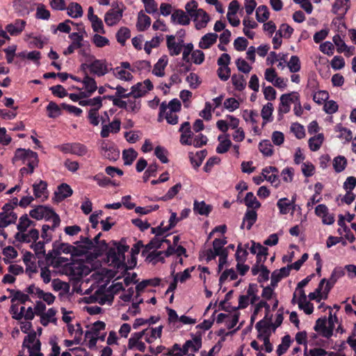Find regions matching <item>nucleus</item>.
Here are the masks:
<instances>
[{
    "label": "nucleus",
    "mask_w": 356,
    "mask_h": 356,
    "mask_svg": "<svg viewBox=\"0 0 356 356\" xmlns=\"http://www.w3.org/2000/svg\"><path fill=\"white\" fill-rule=\"evenodd\" d=\"M222 136H219L218 139L220 141V143L218 144L216 149L218 154L226 153L232 146V142L230 140L225 139L223 140H220Z\"/></svg>",
    "instance_id": "de8ad7c7"
},
{
    "label": "nucleus",
    "mask_w": 356,
    "mask_h": 356,
    "mask_svg": "<svg viewBox=\"0 0 356 356\" xmlns=\"http://www.w3.org/2000/svg\"><path fill=\"white\" fill-rule=\"evenodd\" d=\"M26 25V22L24 19H17L13 23L6 25V30L12 36H17L22 33Z\"/></svg>",
    "instance_id": "6e6552de"
},
{
    "label": "nucleus",
    "mask_w": 356,
    "mask_h": 356,
    "mask_svg": "<svg viewBox=\"0 0 356 356\" xmlns=\"http://www.w3.org/2000/svg\"><path fill=\"white\" fill-rule=\"evenodd\" d=\"M328 327H325V328H323L321 332H318L321 335L327 339L330 338L333 334L334 321L331 314L328 319Z\"/></svg>",
    "instance_id": "13d9d810"
},
{
    "label": "nucleus",
    "mask_w": 356,
    "mask_h": 356,
    "mask_svg": "<svg viewBox=\"0 0 356 356\" xmlns=\"http://www.w3.org/2000/svg\"><path fill=\"white\" fill-rule=\"evenodd\" d=\"M36 295L40 299H42L48 305L53 304L56 298V297L51 293H46L40 289H36Z\"/></svg>",
    "instance_id": "8fccbe9b"
},
{
    "label": "nucleus",
    "mask_w": 356,
    "mask_h": 356,
    "mask_svg": "<svg viewBox=\"0 0 356 356\" xmlns=\"http://www.w3.org/2000/svg\"><path fill=\"white\" fill-rule=\"evenodd\" d=\"M38 154L33 151H30L29 156H27L23 163L27 165V166L29 168L30 174H32L35 168L38 165Z\"/></svg>",
    "instance_id": "cd10ccee"
},
{
    "label": "nucleus",
    "mask_w": 356,
    "mask_h": 356,
    "mask_svg": "<svg viewBox=\"0 0 356 356\" xmlns=\"http://www.w3.org/2000/svg\"><path fill=\"white\" fill-rule=\"evenodd\" d=\"M232 83L235 89L238 91L243 90L246 86L245 79L242 74H233L232 76Z\"/></svg>",
    "instance_id": "c756f323"
},
{
    "label": "nucleus",
    "mask_w": 356,
    "mask_h": 356,
    "mask_svg": "<svg viewBox=\"0 0 356 356\" xmlns=\"http://www.w3.org/2000/svg\"><path fill=\"white\" fill-rule=\"evenodd\" d=\"M3 254L6 257L3 259L6 264H9L10 261L8 259H15L17 257V252L13 246H7L3 250Z\"/></svg>",
    "instance_id": "4d7b16f0"
},
{
    "label": "nucleus",
    "mask_w": 356,
    "mask_h": 356,
    "mask_svg": "<svg viewBox=\"0 0 356 356\" xmlns=\"http://www.w3.org/2000/svg\"><path fill=\"white\" fill-rule=\"evenodd\" d=\"M179 131L182 133L180 138L181 143L182 145H191L192 143L189 142L188 139L186 140H184V138L186 136V134H188V138H191L192 136L190 123L188 122L182 123Z\"/></svg>",
    "instance_id": "393cba45"
},
{
    "label": "nucleus",
    "mask_w": 356,
    "mask_h": 356,
    "mask_svg": "<svg viewBox=\"0 0 356 356\" xmlns=\"http://www.w3.org/2000/svg\"><path fill=\"white\" fill-rule=\"evenodd\" d=\"M249 244L246 243L245 247H242V244L240 243L237 246V250L235 254L236 260L237 262H245L247 259L248 252L247 248Z\"/></svg>",
    "instance_id": "72a5a7b5"
},
{
    "label": "nucleus",
    "mask_w": 356,
    "mask_h": 356,
    "mask_svg": "<svg viewBox=\"0 0 356 356\" xmlns=\"http://www.w3.org/2000/svg\"><path fill=\"white\" fill-rule=\"evenodd\" d=\"M229 277L231 280H235L238 278V275L233 268L226 269L220 276L219 284H222Z\"/></svg>",
    "instance_id": "6e6d98bb"
},
{
    "label": "nucleus",
    "mask_w": 356,
    "mask_h": 356,
    "mask_svg": "<svg viewBox=\"0 0 356 356\" xmlns=\"http://www.w3.org/2000/svg\"><path fill=\"white\" fill-rule=\"evenodd\" d=\"M59 149L64 154H72L78 156H83L88 152L86 145L80 143H65L59 146Z\"/></svg>",
    "instance_id": "f257e3e1"
},
{
    "label": "nucleus",
    "mask_w": 356,
    "mask_h": 356,
    "mask_svg": "<svg viewBox=\"0 0 356 356\" xmlns=\"http://www.w3.org/2000/svg\"><path fill=\"white\" fill-rule=\"evenodd\" d=\"M293 32V29L287 24H282L280 26V29L276 32V35L290 38Z\"/></svg>",
    "instance_id": "09e8293b"
},
{
    "label": "nucleus",
    "mask_w": 356,
    "mask_h": 356,
    "mask_svg": "<svg viewBox=\"0 0 356 356\" xmlns=\"http://www.w3.org/2000/svg\"><path fill=\"white\" fill-rule=\"evenodd\" d=\"M209 19V15L203 9L199 8L197 17L193 18V21L195 22V28L197 30L204 28L207 25Z\"/></svg>",
    "instance_id": "4468645a"
},
{
    "label": "nucleus",
    "mask_w": 356,
    "mask_h": 356,
    "mask_svg": "<svg viewBox=\"0 0 356 356\" xmlns=\"http://www.w3.org/2000/svg\"><path fill=\"white\" fill-rule=\"evenodd\" d=\"M141 108L140 101H136V99H129L127 104L126 111L133 113H137L139 112Z\"/></svg>",
    "instance_id": "338daca9"
},
{
    "label": "nucleus",
    "mask_w": 356,
    "mask_h": 356,
    "mask_svg": "<svg viewBox=\"0 0 356 356\" xmlns=\"http://www.w3.org/2000/svg\"><path fill=\"white\" fill-rule=\"evenodd\" d=\"M241 202H243L248 207V209L250 208L257 209L261 207V203L252 192L247 193L244 200H241Z\"/></svg>",
    "instance_id": "4be33fe9"
},
{
    "label": "nucleus",
    "mask_w": 356,
    "mask_h": 356,
    "mask_svg": "<svg viewBox=\"0 0 356 356\" xmlns=\"http://www.w3.org/2000/svg\"><path fill=\"white\" fill-rule=\"evenodd\" d=\"M291 343V337L289 334H286L282 338V343L277 346V354L278 356H281L284 354L288 348L290 347Z\"/></svg>",
    "instance_id": "473e14b6"
},
{
    "label": "nucleus",
    "mask_w": 356,
    "mask_h": 356,
    "mask_svg": "<svg viewBox=\"0 0 356 356\" xmlns=\"http://www.w3.org/2000/svg\"><path fill=\"white\" fill-rule=\"evenodd\" d=\"M74 243L77 245L76 248H79V251H83V255L95 247L94 242L89 237L83 236L80 237V241H76Z\"/></svg>",
    "instance_id": "f3484780"
},
{
    "label": "nucleus",
    "mask_w": 356,
    "mask_h": 356,
    "mask_svg": "<svg viewBox=\"0 0 356 356\" xmlns=\"http://www.w3.org/2000/svg\"><path fill=\"white\" fill-rule=\"evenodd\" d=\"M151 24V18L145 14H139L138 17V22L136 24L137 29L139 31H144Z\"/></svg>",
    "instance_id": "c85d7f7f"
},
{
    "label": "nucleus",
    "mask_w": 356,
    "mask_h": 356,
    "mask_svg": "<svg viewBox=\"0 0 356 356\" xmlns=\"http://www.w3.org/2000/svg\"><path fill=\"white\" fill-rule=\"evenodd\" d=\"M163 254V251H152L147 255L146 261L149 263H152L153 264H156L159 261L164 263L165 259Z\"/></svg>",
    "instance_id": "e433bc0d"
},
{
    "label": "nucleus",
    "mask_w": 356,
    "mask_h": 356,
    "mask_svg": "<svg viewBox=\"0 0 356 356\" xmlns=\"http://www.w3.org/2000/svg\"><path fill=\"white\" fill-rule=\"evenodd\" d=\"M167 56H163L161 57L157 63L154 65L152 73L159 77H162L165 75V68L168 65Z\"/></svg>",
    "instance_id": "a211bd4d"
},
{
    "label": "nucleus",
    "mask_w": 356,
    "mask_h": 356,
    "mask_svg": "<svg viewBox=\"0 0 356 356\" xmlns=\"http://www.w3.org/2000/svg\"><path fill=\"white\" fill-rule=\"evenodd\" d=\"M291 101H293L291 94H283L280 97V103L278 108V114L282 115L287 113L291 109Z\"/></svg>",
    "instance_id": "ddd939ff"
},
{
    "label": "nucleus",
    "mask_w": 356,
    "mask_h": 356,
    "mask_svg": "<svg viewBox=\"0 0 356 356\" xmlns=\"http://www.w3.org/2000/svg\"><path fill=\"white\" fill-rule=\"evenodd\" d=\"M218 35L213 33L205 34L199 42V47L203 49L210 48L217 41Z\"/></svg>",
    "instance_id": "2eb2a0df"
},
{
    "label": "nucleus",
    "mask_w": 356,
    "mask_h": 356,
    "mask_svg": "<svg viewBox=\"0 0 356 356\" xmlns=\"http://www.w3.org/2000/svg\"><path fill=\"white\" fill-rule=\"evenodd\" d=\"M112 242L113 245L116 247L118 256L121 259L122 266H126L125 252L129 250V246L124 243V241L123 239H122L120 242H117L115 241H113Z\"/></svg>",
    "instance_id": "412c9836"
},
{
    "label": "nucleus",
    "mask_w": 356,
    "mask_h": 356,
    "mask_svg": "<svg viewBox=\"0 0 356 356\" xmlns=\"http://www.w3.org/2000/svg\"><path fill=\"white\" fill-rule=\"evenodd\" d=\"M60 107L56 102H50L47 106L46 109L48 113V117L56 118L61 115Z\"/></svg>",
    "instance_id": "c9c22d12"
},
{
    "label": "nucleus",
    "mask_w": 356,
    "mask_h": 356,
    "mask_svg": "<svg viewBox=\"0 0 356 356\" xmlns=\"http://www.w3.org/2000/svg\"><path fill=\"white\" fill-rule=\"evenodd\" d=\"M101 108H92L88 111V118L91 124L97 126L99 123V110Z\"/></svg>",
    "instance_id": "603ef678"
},
{
    "label": "nucleus",
    "mask_w": 356,
    "mask_h": 356,
    "mask_svg": "<svg viewBox=\"0 0 356 356\" xmlns=\"http://www.w3.org/2000/svg\"><path fill=\"white\" fill-rule=\"evenodd\" d=\"M171 22L173 24H178L180 25H188L191 19L189 16L182 10L176 9L171 15Z\"/></svg>",
    "instance_id": "9d476101"
},
{
    "label": "nucleus",
    "mask_w": 356,
    "mask_h": 356,
    "mask_svg": "<svg viewBox=\"0 0 356 356\" xmlns=\"http://www.w3.org/2000/svg\"><path fill=\"white\" fill-rule=\"evenodd\" d=\"M10 295L13 296L11 302L13 303L15 301L18 300L22 304H24L26 302L30 300L29 296L27 294L22 293L19 290H14L8 289L7 290Z\"/></svg>",
    "instance_id": "bb28decb"
},
{
    "label": "nucleus",
    "mask_w": 356,
    "mask_h": 356,
    "mask_svg": "<svg viewBox=\"0 0 356 356\" xmlns=\"http://www.w3.org/2000/svg\"><path fill=\"white\" fill-rule=\"evenodd\" d=\"M86 90L88 91L90 94H93L97 90V83L94 78L90 77L88 72H86V76L82 80Z\"/></svg>",
    "instance_id": "a878e982"
},
{
    "label": "nucleus",
    "mask_w": 356,
    "mask_h": 356,
    "mask_svg": "<svg viewBox=\"0 0 356 356\" xmlns=\"http://www.w3.org/2000/svg\"><path fill=\"white\" fill-rule=\"evenodd\" d=\"M46 211V206L39 205L35 209H32L29 212V215L31 218L36 220H41L44 217V212Z\"/></svg>",
    "instance_id": "680f3d73"
},
{
    "label": "nucleus",
    "mask_w": 356,
    "mask_h": 356,
    "mask_svg": "<svg viewBox=\"0 0 356 356\" xmlns=\"http://www.w3.org/2000/svg\"><path fill=\"white\" fill-rule=\"evenodd\" d=\"M33 194L36 198L44 197V200L48 198L47 183L45 181L40 180L38 183L33 184Z\"/></svg>",
    "instance_id": "9b49d317"
},
{
    "label": "nucleus",
    "mask_w": 356,
    "mask_h": 356,
    "mask_svg": "<svg viewBox=\"0 0 356 356\" xmlns=\"http://www.w3.org/2000/svg\"><path fill=\"white\" fill-rule=\"evenodd\" d=\"M90 22L92 24V28L94 32L100 33L102 34H104L106 33L103 22L99 17H96L95 18L90 20Z\"/></svg>",
    "instance_id": "e2e57ef3"
},
{
    "label": "nucleus",
    "mask_w": 356,
    "mask_h": 356,
    "mask_svg": "<svg viewBox=\"0 0 356 356\" xmlns=\"http://www.w3.org/2000/svg\"><path fill=\"white\" fill-rule=\"evenodd\" d=\"M91 63H90V73L97 76H104L108 73L107 63L106 60L97 59L94 56H90Z\"/></svg>",
    "instance_id": "39448f33"
},
{
    "label": "nucleus",
    "mask_w": 356,
    "mask_h": 356,
    "mask_svg": "<svg viewBox=\"0 0 356 356\" xmlns=\"http://www.w3.org/2000/svg\"><path fill=\"white\" fill-rule=\"evenodd\" d=\"M138 153L133 148L129 149H124L122 152V159L124 163L126 165H130L132 164L134 161L137 158Z\"/></svg>",
    "instance_id": "7c9ffc66"
},
{
    "label": "nucleus",
    "mask_w": 356,
    "mask_h": 356,
    "mask_svg": "<svg viewBox=\"0 0 356 356\" xmlns=\"http://www.w3.org/2000/svg\"><path fill=\"white\" fill-rule=\"evenodd\" d=\"M287 66L291 72H298L300 70V61L297 56H292L289 62L287 63Z\"/></svg>",
    "instance_id": "bf43d9fd"
},
{
    "label": "nucleus",
    "mask_w": 356,
    "mask_h": 356,
    "mask_svg": "<svg viewBox=\"0 0 356 356\" xmlns=\"http://www.w3.org/2000/svg\"><path fill=\"white\" fill-rule=\"evenodd\" d=\"M30 151L31 150L22 148L16 149L15 155L12 159L13 163H15L19 161H22L24 163L27 156H29Z\"/></svg>",
    "instance_id": "49530a36"
},
{
    "label": "nucleus",
    "mask_w": 356,
    "mask_h": 356,
    "mask_svg": "<svg viewBox=\"0 0 356 356\" xmlns=\"http://www.w3.org/2000/svg\"><path fill=\"white\" fill-rule=\"evenodd\" d=\"M106 252V255L108 259H111L112 262L115 264L118 268H120L121 264V259H120L116 247L114 245V247H108Z\"/></svg>",
    "instance_id": "58836bf2"
},
{
    "label": "nucleus",
    "mask_w": 356,
    "mask_h": 356,
    "mask_svg": "<svg viewBox=\"0 0 356 356\" xmlns=\"http://www.w3.org/2000/svg\"><path fill=\"white\" fill-rule=\"evenodd\" d=\"M73 193L71 187L65 183H63L58 186L57 191L54 193V198L56 202H60L65 198L70 197Z\"/></svg>",
    "instance_id": "1a4fd4ad"
},
{
    "label": "nucleus",
    "mask_w": 356,
    "mask_h": 356,
    "mask_svg": "<svg viewBox=\"0 0 356 356\" xmlns=\"http://www.w3.org/2000/svg\"><path fill=\"white\" fill-rule=\"evenodd\" d=\"M257 220V213L254 209H247L243 216L241 229H244L245 222L246 228L250 230Z\"/></svg>",
    "instance_id": "f8f14e48"
},
{
    "label": "nucleus",
    "mask_w": 356,
    "mask_h": 356,
    "mask_svg": "<svg viewBox=\"0 0 356 356\" xmlns=\"http://www.w3.org/2000/svg\"><path fill=\"white\" fill-rule=\"evenodd\" d=\"M79 104L81 106H91L93 108L102 107V98L100 96L95 97L92 99L80 100Z\"/></svg>",
    "instance_id": "a19ab883"
},
{
    "label": "nucleus",
    "mask_w": 356,
    "mask_h": 356,
    "mask_svg": "<svg viewBox=\"0 0 356 356\" xmlns=\"http://www.w3.org/2000/svg\"><path fill=\"white\" fill-rule=\"evenodd\" d=\"M52 246L56 255H60L62 252L65 254H71L72 256H82L83 251H79V248H76L69 243H60L59 241H55Z\"/></svg>",
    "instance_id": "f03ea898"
},
{
    "label": "nucleus",
    "mask_w": 356,
    "mask_h": 356,
    "mask_svg": "<svg viewBox=\"0 0 356 356\" xmlns=\"http://www.w3.org/2000/svg\"><path fill=\"white\" fill-rule=\"evenodd\" d=\"M207 155L206 149L197 152L194 156L193 153L189 154L190 161L195 169H197L202 164L203 160Z\"/></svg>",
    "instance_id": "6ab92c4d"
},
{
    "label": "nucleus",
    "mask_w": 356,
    "mask_h": 356,
    "mask_svg": "<svg viewBox=\"0 0 356 356\" xmlns=\"http://www.w3.org/2000/svg\"><path fill=\"white\" fill-rule=\"evenodd\" d=\"M263 307L265 308L266 312V314L269 312V311H270V305L267 303L266 301H265V300H260L255 305L254 309L253 311V313H252V314L251 316V318H250L251 323L254 322L256 316L259 314V312L261 310V309L263 308Z\"/></svg>",
    "instance_id": "3c124183"
},
{
    "label": "nucleus",
    "mask_w": 356,
    "mask_h": 356,
    "mask_svg": "<svg viewBox=\"0 0 356 356\" xmlns=\"http://www.w3.org/2000/svg\"><path fill=\"white\" fill-rule=\"evenodd\" d=\"M131 36L130 30L127 27H121L116 33V40L122 45L125 44V42Z\"/></svg>",
    "instance_id": "79ce46f5"
},
{
    "label": "nucleus",
    "mask_w": 356,
    "mask_h": 356,
    "mask_svg": "<svg viewBox=\"0 0 356 356\" xmlns=\"http://www.w3.org/2000/svg\"><path fill=\"white\" fill-rule=\"evenodd\" d=\"M212 211V207L207 204L204 201L195 200L193 203V211L201 216H209Z\"/></svg>",
    "instance_id": "dca6fc26"
},
{
    "label": "nucleus",
    "mask_w": 356,
    "mask_h": 356,
    "mask_svg": "<svg viewBox=\"0 0 356 356\" xmlns=\"http://www.w3.org/2000/svg\"><path fill=\"white\" fill-rule=\"evenodd\" d=\"M69 38L72 40L69 47L63 51L65 56L72 54L76 49H81L83 46V36L79 33L74 32L69 35Z\"/></svg>",
    "instance_id": "0eeeda50"
},
{
    "label": "nucleus",
    "mask_w": 356,
    "mask_h": 356,
    "mask_svg": "<svg viewBox=\"0 0 356 356\" xmlns=\"http://www.w3.org/2000/svg\"><path fill=\"white\" fill-rule=\"evenodd\" d=\"M273 112V105L272 103H267L261 109V115L264 120L272 121L271 115Z\"/></svg>",
    "instance_id": "5fc2aeb1"
},
{
    "label": "nucleus",
    "mask_w": 356,
    "mask_h": 356,
    "mask_svg": "<svg viewBox=\"0 0 356 356\" xmlns=\"http://www.w3.org/2000/svg\"><path fill=\"white\" fill-rule=\"evenodd\" d=\"M17 219V215L15 212L0 213V228H4L10 224L15 223Z\"/></svg>",
    "instance_id": "aec40b11"
},
{
    "label": "nucleus",
    "mask_w": 356,
    "mask_h": 356,
    "mask_svg": "<svg viewBox=\"0 0 356 356\" xmlns=\"http://www.w3.org/2000/svg\"><path fill=\"white\" fill-rule=\"evenodd\" d=\"M123 9L120 8L118 5L116 7L110 9L104 16L105 23L108 26H113L117 24L123 16Z\"/></svg>",
    "instance_id": "423d86ee"
},
{
    "label": "nucleus",
    "mask_w": 356,
    "mask_h": 356,
    "mask_svg": "<svg viewBox=\"0 0 356 356\" xmlns=\"http://www.w3.org/2000/svg\"><path fill=\"white\" fill-rule=\"evenodd\" d=\"M31 223L32 221L28 218L27 214H24L20 217L17 228L20 232H24Z\"/></svg>",
    "instance_id": "052dcab7"
},
{
    "label": "nucleus",
    "mask_w": 356,
    "mask_h": 356,
    "mask_svg": "<svg viewBox=\"0 0 356 356\" xmlns=\"http://www.w3.org/2000/svg\"><path fill=\"white\" fill-rule=\"evenodd\" d=\"M270 13L266 6H259L256 11V18L259 22L263 23L268 19Z\"/></svg>",
    "instance_id": "2f4dec72"
},
{
    "label": "nucleus",
    "mask_w": 356,
    "mask_h": 356,
    "mask_svg": "<svg viewBox=\"0 0 356 356\" xmlns=\"http://www.w3.org/2000/svg\"><path fill=\"white\" fill-rule=\"evenodd\" d=\"M186 81L189 83L191 88L196 89L201 84L200 78L197 74L191 72L187 76Z\"/></svg>",
    "instance_id": "774afa93"
},
{
    "label": "nucleus",
    "mask_w": 356,
    "mask_h": 356,
    "mask_svg": "<svg viewBox=\"0 0 356 356\" xmlns=\"http://www.w3.org/2000/svg\"><path fill=\"white\" fill-rule=\"evenodd\" d=\"M92 42L96 47L102 48L109 44V40L104 36L99 34H95L92 38Z\"/></svg>",
    "instance_id": "0e129e2a"
},
{
    "label": "nucleus",
    "mask_w": 356,
    "mask_h": 356,
    "mask_svg": "<svg viewBox=\"0 0 356 356\" xmlns=\"http://www.w3.org/2000/svg\"><path fill=\"white\" fill-rule=\"evenodd\" d=\"M100 149L102 155L110 161H115L120 157L119 149L114 144L108 141H103Z\"/></svg>",
    "instance_id": "20e7f679"
},
{
    "label": "nucleus",
    "mask_w": 356,
    "mask_h": 356,
    "mask_svg": "<svg viewBox=\"0 0 356 356\" xmlns=\"http://www.w3.org/2000/svg\"><path fill=\"white\" fill-rule=\"evenodd\" d=\"M324 140L323 134H318L309 139L308 144L310 149L313 152L318 150Z\"/></svg>",
    "instance_id": "b1692460"
},
{
    "label": "nucleus",
    "mask_w": 356,
    "mask_h": 356,
    "mask_svg": "<svg viewBox=\"0 0 356 356\" xmlns=\"http://www.w3.org/2000/svg\"><path fill=\"white\" fill-rule=\"evenodd\" d=\"M181 188V183H177L172 187L170 188L168 191L166 193L165 195L160 197L159 200L162 201H168L170 200H172L175 197V196L179 193L180 189Z\"/></svg>",
    "instance_id": "c03bdc74"
},
{
    "label": "nucleus",
    "mask_w": 356,
    "mask_h": 356,
    "mask_svg": "<svg viewBox=\"0 0 356 356\" xmlns=\"http://www.w3.org/2000/svg\"><path fill=\"white\" fill-rule=\"evenodd\" d=\"M66 9L67 15L72 18L81 17L83 15L82 7L76 2H71Z\"/></svg>",
    "instance_id": "5701e85b"
},
{
    "label": "nucleus",
    "mask_w": 356,
    "mask_h": 356,
    "mask_svg": "<svg viewBox=\"0 0 356 356\" xmlns=\"http://www.w3.org/2000/svg\"><path fill=\"white\" fill-rule=\"evenodd\" d=\"M162 40L163 38L160 36H155L150 41H147L144 47L145 52L147 54H150L152 49L158 47Z\"/></svg>",
    "instance_id": "a18cd8bd"
},
{
    "label": "nucleus",
    "mask_w": 356,
    "mask_h": 356,
    "mask_svg": "<svg viewBox=\"0 0 356 356\" xmlns=\"http://www.w3.org/2000/svg\"><path fill=\"white\" fill-rule=\"evenodd\" d=\"M131 89V97H133L134 99L141 97L147 92V90H145L142 83H138L136 85H134Z\"/></svg>",
    "instance_id": "37998d69"
},
{
    "label": "nucleus",
    "mask_w": 356,
    "mask_h": 356,
    "mask_svg": "<svg viewBox=\"0 0 356 356\" xmlns=\"http://www.w3.org/2000/svg\"><path fill=\"white\" fill-rule=\"evenodd\" d=\"M197 5L198 4L196 1L191 0L185 6L186 13L189 16H191L193 18L197 17V13L198 11Z\"/></svg>",
    "instance_id": "864d4df0"
},
{
    "label": "nucleus",
    "mask_w": 356,
    "mask_h": 356,
    "mask_svg": "<svg viewBox=\"0 0 356 356\" xmlns=\"http://www.w3.org/2000/svg\"><path fill=\"white\" fill-rule=\"evenodd\" d=\"M345 275L344 268L341 266H337L332 270L330 278L327 280V284L323 290L324 298L327 299L328 293L334 287L339 279Z\"/></svg>",
    "instance_id": "7ed1b4c3"
},
{
    "label": "nucleus",
    "mask_w": 356,
    "mask_h": 356,
    "mask_svg": "<svg viewBox=\"0 0 356 356\" xmlns=\"http://www.w3.org/2000/svg\"><path fill=\"white\" fill-rule=\"evenodd\" d=\"M333 42L334 44L337 46V50L339 53H342L346 51H348V46L346 44L345 42L341 38L339 35H335L333 38Z\"/></svg>",
    "instance_id": "69168bd1"
},
{
    "label": "nucleus",
    "mask_w": 356,
    "mask_h": 356,
    "mask_svg": "<svg viewBox=\"0 0 356 356\" xmlns=\"http://www.w3.org/2000/svg\"><path fill=\"white\" fill-rule=\"evenodd\" d=\"M347 165V159L343 156H338L333 160V168L336 172H342Z\"/></svg>",
    "instance_id": "ea45409f"
},
{
    "label": "nucleus",
    "mask_w": 356,
    "mask_h": 356,
    "mask_svg": "<svg viewBox=\"0 0 356 356\" xmlns=\"http://www.w3.org/2000/svg\"><path fill=\"white\" fill-rule=\"evenodd\" d=\"M259 149L265 156H271L273 154V147L268 140L261 141L259 144Z\"/></svg>",
    "instance_id": "f704fd0d"
},
{
    "label": "nucleus",
    "mask_w": 356,
    "mask_h": 356,
    "mask_svg": "<svg viewBox=\"0 0 356 356\" xmlns=\"http://www.w3.org/2000/svg\"><path fill=\"white\" fill-rule=\"evenodd\" d=\"M291 203L289 200L286 197H282L277 202V207L279 209L280 213L282 215H286L291 211Z\"/></svg>",
    "instance_id": "4c0bfd02"
}]
</instances>
